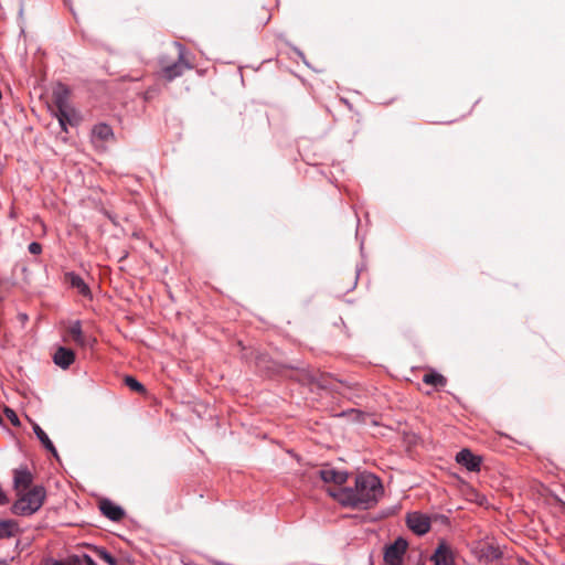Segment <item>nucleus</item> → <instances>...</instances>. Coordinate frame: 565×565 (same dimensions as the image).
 <instances>
[{
	"label": "nucleus",
	"instance_id": "nucleus-8",
	"mask_svg": "<svg viewBox=\"0 0 565 565\" xmlns=\"http://www.w3.org/2000/svg\"><path fill=\"white\" fill-rule=\"evenodd\" d=\"M67 333L72 340L82 348L93 347L96 343L95 338H90L84 334L82 330V322L79 320H75L71 323L67 329Z\"/></svg>",
	"mask_w": 565,
	"mask_h": 565
},
{
	"label": "nucleus",
	"instance_id": "nucleus-15",
	"mask_svg": "<svg viewBox=\"0 0 565 565\" xmlns=\"http://www.w3.org/2000/svg\"><path fill=\"white\" fill-rule=\"evenodd\" d=\"M21 532L18 521L13 519L0 520V540L11 539Z\"/></svg>",
	"mask_w": 565,
	"mask_h": 565
},
{
	"label": "nucleus",
	"instance_id": "nucleus-22",
	"mask_svg": "<svg viewBox=\"0 0 565 565\" xmlns=\"http://www.w3.org/2000/svg\"><path fill=\"white\" fill-rule=\"evenodd\" d=\"M4 415L7 416V418L11 422V424L15 427H19L21 425V422L17 415V413L10 408V407H4Z\"/></svg>",
	"mask_w": 565,
	"mask_h": 565
},
{
	"label": "nucleus",
	"instance_id": "nucleus-12",
	"mask_svg": "<svg viewBox=\"0 0 565 565\" xmlns=\"http://www.w3.org/2000/svg\"><path fill=\"white\" fill-rule=\"evenodd\" d=\"M74 351L65 347H60L53 355V362L63 370L68 369L74 363Z\"/></svg>",
	"mask_w": 565,
	"mask_h": 565
},
{
	"label": "nucleus",
	"instance_id": "nucleus-17",
	"mask_svg": "<svg viewBox=\"0 0 565 565\" xmlns=\"http://www.w3.org/2000/svg\"><path fill=\"white\" fill-rule=\"evenodd\" d=\"M93 137L100 141H108L114 138V132L109 125L99 122L93 128Z\"/></svg>",
	"mask_w": 565,
	"mask_h": 565
},
{
	"label": "nucleus",
	"instance_id": "nucleus-4",
	"mask_svg": "<svg viewBox=\"0 0 565 565\" xmlns=\"http://www.w3.org/2000/svg\"><path fill=\"white\" fill-rule=\"evenodd\" d=\"M408 547V542L399 536L385 547L384 562L386 565H403V556Z\"/></svg>",
	"mask_w": 565,
	"mask_h": 565
},
{
	"label": "nucleus",
	"instance_id": "nucleus-18",
	"mask_svg": "<svg viewBox=\"0 0 565 565\" xmlns=\"http://www.w3.org/2000/svg\"><path fill=\"white\" fill-rule=\"evenodd\" d=\"M72 110L73 109L71 106L56 107L55 117L58 120L61 129L65 132L67 131V124H72V119H71Z\"/></svg>",
	"mask_w": 565,
	"mask_h": 565
},
{
	"label": "nucleus",
	"instance_id": "nucleus-13",
	"mask_svg": "<svg viewBox=\"0 0 565 565\" xmlns=\"http://www.w3.org/2000/svg\"><path fill=\"white\" fill-rule=\"evenodd\" d=\"M33 476L28 468H19L13 471V488L17 491L25 490L31 487Z\"/></svg>",
	"mask_w": 565,
	"mask_h": 565
},
{
	"label": "nucleus",
	"instance_id": "nucleus-11",
	"mask_svg": "<svg viewBox=\"0 0 565 565\" xmlns=\"http://www.w3.org/2000/svg\"><path fill=\"white\" fill-rule=\"evenodd\" d=\"M99 509L100 512L110 521L118 522L125 515L124 509L108 499H104L100 501Z\"/></svg>",
	"mask_w": 565,
	"mask_h": 565
},
{
	"label": "nucleus",
	"instance_id": "nucleus-20",
	"mask_svg": "<svg viewBox=\"0 0 565 565\" xmlns=\"http://www.w3.org/2000/svg\"><path fill=\"white\" fill-rule=\"evenodd\" d=\"M93 552L97 557L105 561L109 565H119V562L116 557H114L105 547L103 546H93Z\"/></svg>",
	"mask_w": 565,
	"mask_h": 565
},
{
	"label": "nucleus",
	"instance_id": "nucleus-1",
	"mask_svg": "<svg viewBox=\"0 0 565 565\" xmlns=\"http://www.w3.org/2000/svg\"><path fill=\"white\" fill-rule=\"evenodd\" d=\"M329 494L342 507L370 510L377 504L384 494V488L381 479L376 475L362 472L355 477L354 487H342L333 491L330 490Z\"/></svg>",
	"mask_w": 565,
	"mask_h": 565
},
{
	"label": "nucleus",
	"instance_id": "nucleus-16",
	"mask_svg": "<svg viewBox=\"0 0 565 565\" xmlns=\"http://www.w3.org/2000/svg\"><path fill=\"white\" fill-rule=\"evenodd\" d=\"M33 431L34 434L36 435L38 439L41 441V444L43 445V447L50 451L55 458L58 459V454H57V450L54 446V444L52 443V440L49 438V436L46 435V433L36 424V423H33Z\"/></svg>",
	"mask_w": 565,
	"mask_h": 565
},
{
	"label": "nucleus",
	"instance_id": "nucleus-25",
	"mask_svg": "<svg viewBox=\"0 0 565 565\" xmlns=\"http://www.w3.org/2000/svg\"><path fill=\"white\" fill-rule=\"evenodd\" d=\"M83 565H97V563L88 555V554H81Z\"/></svg>",
	"mask_w": 565,
	"mask_h": 565
},
{
	"label": "nucleus",
	"instance_id": "nucleus-26",
	"mask_svg": "<svg viewBox=\"0 0 565 565\" xmlns=\"http://www.w3.org/2000/svg\"><path fill=\"white\" fill-rule=\"evenodd\" d=\"M0 565H10L9 561L0 558Z\"/></svg>",
	"mask_w": 565,
	"mask_h": 565
},
{
	"label": "nucleus",
	"instance_id": "nucleus-10",
	"mask_svg": "<svg viewBox=\"0 0 565 565\" xmlns=\"http://www.w3.org/2000/svg\"><path fill=\"white\" fill-rule=\"evenodd\" d=\"M65 281L74 289L78 291L79 295L86 298L92 297V291L88 285L84 281V279L74 271H67L64 275Z\"/></svg>",
	"mask_w": 565,
	"mask_h": 565
},
{
	"label": "nucleus",
	"instance_id": "nucleus-3",
	"mask_svg": "<svg viewBox=\"0 0 565 565\" xmlns=\"http://www.w3.org/2000/svg\"><path fill=\"white\" fill-rule=\"evenodd\" d=\"M174 44L179 50L178 60L162 68L163 77L167 81H173L174 78L181 76L185 70L192 68V65L184 58L185 47L179 42H175Z\"/></svg>",
	"mask_w": 565,
	"mask_h": 565
},
{
	"label": "nucleus",
	"instance_id": "nucleus-23",
	"mask_svg": "<svg viewBox=\"0 0 565 565\" xmlns=\"http://www.w3.org/2000/svg\"><path fill=\"white\" fill-rule=\"evenodd\" d=\"M64 565H83L81 554L68 555Z\"/></svg>",
	"mask_w": 565,
	"mask_h": 565
},
{
	"label": "nucleus",
	"instance_id": "nucleus-7",
	"mask_svg": "<svg viewBox=\"0 0 565 565\" xmlns=\"http://www.w3.org/2000/svg\"><path fill=\"white\" fill-rule=\"evenodd\" d=\"M319 477L326 483L342 486L348 481L349 473L344 470H337L331 466H324L318 471Z\"/></svg>",
	"mask_w": 565,
	"mask_h": 565
},
{
	"label": "nucleus",
	"instance_id": "nucleus-19",
	"mask_svg": "<svg viewBox=\"0 0 565 565\" xmlns=\"http://www.w3.org/2000/svg\"><path fill=\"white\" fill-rule=\"evenodd\" d=\"M423 382L428 385L445 386L447 380L445 379V376L437 372H429L424 375Z\"/></svg>",
	"mask_w": 565,
	"mask_h": 565
},
{
	"label": "nucleus",
	"instance_id": "nucleus-2",
	"mask_svg": "<svg viewBox=\"0 0 565 565\" xmlns=\"http://www.w3.org/2000/svg\"><path fill=\"white\" fill-rule=\"evenodd\" d=\"M18 495V499L11 505V513L19 516H29L41 509L46 498V490L43 486H34L28 492Z\"/></svg>",
	"mask_w": 565,
	"mask_h": 565
},
{
	"label": "nucleus",
	"instance_id": "nucleus-5",
	"mask_svg": "<svg viewBox=\"0 0 565 565\" xmlns=\"http://www.w3.org/2000/svg\"><path fill=\"white\" fill-rule=\"evenodd\" d=\"M405 522L407 527L419 536L428 533L431 527L430 518L427 514L418 511L407 513Z\"/></svg>",
	"mask_w": 565,
	"mask_h": 565
},
{
	"label": "nucleus",
	"instance_id": "nucleus-21",
	"mask_svg": "<svg viewBox=\"0 0 565 565\" xmlns=\"http://www.w3.org/2000/svg\"><path fill=\"white\" fill-rule=\"evenodd\" d=\"M124 382L131 391L142 394L146 393V387L136 377L127 375Z\"/></svg>",
	"mask_w": 565,
	"mask_h": 565
},
{
	"label": "nucleus",
	"instance_id": "nucleus-24",
	"mask_svg": "<svg viewBox=\"0 0 565 565\" xmlns=\"http://www.w3.org/2000/svg\"><path fill=\"white\" fill-rule=\"evenodd\" d=\"M28 250L31 253V254H34V255H38L42 252V245L38 242H32L29 244L28 246Z\"/></svg>",
	"mask_w": 565,
	"mask_h": 565
},
{
	"label": "nucleus",
	"instance_id": "nucleus-27",
	"mask_svg": "<svg viewBox=\"0 0 565 565\" xmlns=\"http://www.w3.org/2000/svg\"><path fill=\"white\" fill-rule=\"evenodd\" d=\"M52 565H64V563L55 561Z\"/></svg>",
	"mask_w": 565,
	"mask_h": 565
},
{
	"label": "nucleus",
	"instance_id": "nucleus-9",
	"mask_svg": "<svg viewBox=\"0 0 565 565\" xmlns=\"http://www.w3.org/2000/svg\"><path fill=\"white\" fill-rule=\"evenodd\" d=\"M456 461L463 466L468 471L477 472L481 467V458L472 454L469 449H461L456 455Z\"/></svg>",
	"mask_w": 565,
	"mask_h": 565
},
{
	"label": "nucleus",
	"instance_id": "nucleus-6",
	"mask_svg": "<svg viewBox=\"0 0 565 565\" xmlns=\"http://www.w3.org/2000/svg\"><path fill=\"white\" fill-rule=\"evenodd\" d=\"M430 561L434 565H452L454 552L451 546L445 540H440Z\"/></svg>",
	"mask_w": 565,
	"mask_h": 565
},
{
	"label": "nucleus",
	"instance_id": "nucleus-14",
	"mask_svg": "<svg viewBox=\"0 0 565 565\" xmlns=\"http://www.w3.org/2000/svg\"><path fill=\"white\" fill-rule=\"evenodd\" d=\"M70 95V88L63 83H57L56 86L53 88L52 93V98L55 107L71 106L68 103Z\"/></svg>",
	"mask_w": 565,
	"mask_h": 565
}]
</instances>
